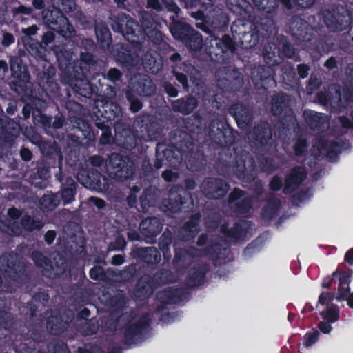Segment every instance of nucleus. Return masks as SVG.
<instances>
[{
    "mask_svg": "<svg viewBox=\"0 0 353 353\" xmlns=\"http://www.w3.org/2000/svg\"><path fill=\"white\" fill-rule=\"evenodd\" d=\"M229 113L234 117L238 127L246 128L252 120V116L248 108L242 103H235L230 105Z\"/></svg>",
    "mask_w": 353,
    "mask_h": 353,
    "instance_id": "obj_43",
    "label": "nucleus"
},
{
    "mask_svg": "<svg viewBox=\"0 0 353 353\" xmlns=\"http://www.w3.org/2000/svg\"><path fill=\"white\" fill-rule=\"evenodd\" d=\"M71 228L72 225H70L64 229L63 243L64 252L74 256L80 254L84 251L85 239L78 225H73V230Z\"/></svg>",
    "mask_w": 353,
    "mask_h": 353,
    "instance_id": "obj_21",
    "label": "nucleus"
},
{
    "mask_svg": "<svg viewBox=\"0 0 353 353\" xmlns=\"http://www.w3.org/2000/svg\"><path fill=\"white\" fill-rule=\"evenodd\" d=\"M134 91L143 97H151L156 93L157 86L153 81L145 74H139L136 77L134 85Z\"/></svg>",
    "mask_w": 353,
    "mask_h": 353,
    "instance_id": "obj_48",
    "label": "nucleus"
},
{
    "mask_svg": "<svg viewBox=\"0 0 353 353\" xmlns=\"http://www.w3.org/2000/svg\"><path fill=\"white\" fill-rule=\"evenodd\" d=\"M150 325V319L148 314L142 315L134 323H127L123 327L124 343L130 345L141 341Z\"/></svg>",
    "mask_w": 353,
    "mask_h": 353,
    "instance_id": "obj_23",
    "label": "nucleus"
},
{
    "mask_svg": "<svg viewBox=\"0 0 353 353\" xmlns=\"http://www.w3.org/2000/svg\"><path fill=\"white\" fill-rule=\"evenodd\" d=\"M39 85L48 98L55 97L59 93V86L55 79L39 80Z\"/></svg>",
    "mask_w": 353,
    "mask_h": 353,
    "instance_id": "obj_63",
    "label": "nucleus"
},
{
    "mask_svg": "<svg viewBox=\"0 0 353 353\" xmlns=\"http://www.w3.org/2000/svg\"><path fill=\"white\" fill-rule=\"evenodd\" d=\"M9 67L12 78V80L8 83L10 90L21 98L27 96L31 77L28 57L25 52L11 56L9 59Z\"/></svg>",
    "mask_w": 353,
    "mask_h": 353,
    "instance_id": "obj_9",
    "label": "nucleus"
},
{
    "mask_svg": "<svg viewBox=\"0 0 353 353\" xmlns=\"http://www.w3.org/2000/svg\"><path fill=\"white\" fill-rule=\"evenodd\" d=\"M69 323L64 321L59 314L50 315L47 319L46 328L54 336L63 334L68 327Z\"/></svg>",
    "mask_w": 353,
    "mask_h": 353,
    "instance_id": "obj_52",
    "label": "nucleus"
},
{
    "mask_svg": "<svg viewBox=\"0 0 353 353\" xmlns=\"http://www.w3.org/2000/svg\"><path fill=\"white\" fill-rule=\"evenodd\" d=\"M252 198L251 196L243 197L241 201L234 203L232 205L233 212L239 215L248 214L252 208Z\"/></svg>",
    "mask_w": 353,
    "mask_h": 353,
    "instance_id": "obj_62",
    "label": "nucleus"
},
{
    "mask_svg": "<svg viewBox=\"0 0 353 353\" xmlns=\"http://www.w3.org/2000/svg\"><path fill=\"white\" fill-rule=\"evenodd\" d=\"M47 108H41L39 110L38 114H36L33 120L34 124L40 128L45 130L47 134H49L53 130L61 128L65 123V117L59 111L54 116V120L52 122V116L47 115L45 112ZM57 110L59 108L56 106Z\"/></svg>",
    "mask_w": 353,
    "mask_h": 353,
    "instance_id": "obj_32",
    "label": "nucleus"
},
{
    "mask_svg": "<svg viewBox=\"0 0 353 353\" xmlns=\"http://www.w3.org/2000/svg\"><path fill=\"white\" fill-rule=\"evenodd\" d=\"M171 145L158 143L156 146V159L154 167L158 170L163 165L176 168L184 160L187 168L192 172L203 170L207 165L205 153L207 144L195 145L192 134L182 130H176L171 134Z\"/></svg>",
    "mask_w": 353,
    "mask_h": 353,
    "instance_id": "obj_2",
    "label": "nucleus"
},
{
    "mask_svg": "<svg viewBox=\"0 0 353 353\" xmlns=\"http://www.w3.org/2000/svg\"><path fill=\"white\" fill-rule=\"evenodd\" d=\"M110 19L111 26L114 32L121 33L126 40L135 46L143 43L145 34L143 27L129 14L119 13Z\"/></svg>",
    "mask_w": 353,
    "mask_h": 353,
    "instance_id": "obj_12",
    "label": "nucleus"
},
{
    "mask_svg": "<svg viewBox=\"0 0 353 353\" xmlns=\"http://www.w3.org/2000/svg\"><path fill=\"white\" fill-rule=\"evenodd\" d=\"M307 172L302 166H294L285 176L283 192L290 194L293 192L306 179Z\"/></svg>",
    "mask_w": 353,
    "mask_h": 353,
    "instance_id": "obj_38",
    "label": "nucleus"
},
{
    "mask_svg": "<svg viewBox=\"0 0 353 353\" xmlns=\"http://www.w3.org/2000/svg\"><path fill=\"white\" fill-rule=\"evenodd\" d=\"M94 30L99 45L102 48H108L112 43V38L108 26L103 22H97Z\"/></svg>",
    "mask_w": 353,
    "mask_h": 353,
    "instance_id": "obj_54",
    "label": "nucleus"
},
{
    "mask_svg": "<svg viewBox=\"0 0 353 353\" xmlns=\"http://www.w3.org/2000/svg\"><path fill=\"white\" fill-rule=\"evenodd\" d=\"M290 96L282 91L274 92L271 96L270 112L274 117H281L275 128L286 134L294 128L296 119L290 108Z\"/></svg>",
    "mask_w": 353,
    "mask_h": 353,
    "instance_id": "obj_10",
    "label": "nucleus"
},
{
    "mask_svg": "<svg viewBox=\"0 0 353 353\" xmlns=\"http://www.w3.org/2000/svg\"><path fill=\"white\" fill-rule=\"evenodd\" d=\"M48 102L46 100L41 99L38 97H32L30 99L28 103H26L22 109V114L23 119H28L30 115L32 116L34 120V117L38 114V111L41 108H47Z\"/></svg>",
    "mask_w": 353,
    "mask_h": 353,
    "instance_id": "obj_53",
    "label": "nucleus"
},
{
    "mask_svg": "<svg viewBox=\"0 0 353 353\" xmlns=\"http://www.w3.org/2000/svg\"><path fill=\"white\" fill-rule=\"evenodd\" d=\"M32 142L38 145L42 156L46 163L52 168H58L59 171L62 170L63 155L59 145L55 141H43L37 134L32 136Z\"/></svg>",
    "mask_w": 353,
    "mask_h": 353,
    "instance_id": "obj_17",
    "label": "nucleus"
},
{
    "mask_svg": "<svg viewBox=\"0 0 353 353\" xmlns=\"http://www.w3.org/2000/svg\"><path fill=\"white\" fill-rule=\"evenodd\" d=\"M141 61L144 70L153 74H158L163 66L161 57L156 51L146 52Z\"/></svg>",
    "mask_w": 353,
    "mask_h": 353,
    "instance_id": "obj_49",
    "label": "nucleus"
},
{
    "mask_svg": "<svg viewBox=\"0 0 353 353\" xmlns=\"http://www.w3.org/2000/svg\"><path fill=\"white\" fill-rule=\"evenodd\" d=\"M236 41L228 34L223 35L222 38L214 37L208 48V54L211 60L222 62L225 59V54L234 52L236 50Z\"/></svg>",
    "mask_w": 353,
    "mask_h": 353,
    "instance_id": "obj_29",
    "label": "nucleus"
},
{
    "mask_svg": "<svg viewBox=\"0 0 353 353\" xmlns=\"http://www.w3.org/2000/svg\"><path fill=\"white\" fill-rule=\"evenodd\" d=\"M258 153L256 155V163L250 152L242 148L240 152L235 151V161L230 169L236 178L245 182H251L259 171L269 174L275 170L274 159Z\"/></svg>",
    "mask_w": 353,
    "mask_h": 353,
    "instance_id": "obj_6",
    "label": "nucleus"
},
{
    "mask_svg": "<svg viewBox=\"0 0 353 353\" xmlns=\"http://www.w3.org/2000/svg\"><path fill=\"white\" fill-rule=\"evenodd\" d=\"M201 219L200 212L191 214L188 221L181 227V239L183 241H190L194 239L200 231L199 223Z\"/></svg>",
    "mask_w": 353,
    "mask_h": 353,
    "instance_id": "obj_41",
    "label": "nucleus"
},
{
    "mask_svg": "<svg viewBox=\"0 0 353 353\" xmlns=\"http://www.w3.org/2000/svg\"><path fill=\"white\" fill-rule=\"evenodd\" d=\"M187 8H198L195 12H192L191 16L196 20L202 21L198 25L207 24L208 14H205L208 10H211L217 0H179Z\"/></svg>",
    "mask_w": 353,
    "mask_h": 353,
    "instance_id": "obj_36",
    "label": "nucleus"
},
{
    "mask_svg": "<svg viewBox=\"0 0 353 353\" xmlns=\"http://www.w3.org/2000/svg\"><path fill=\"white\" fill-rule=\"evenodd\" d=\"M55 39V34L51 31H47L43 34L41 41L30 38L25 44L28 52L38 61H47L49 59L50 52L47 46L52 43Z\"/></svg>",
    "mask_w": 353,
    "mask_h": 353,
    "instance_id": "obj_28",
    "label": "nucleus"
},
{
    "mask_svg": "<svg viewBox=\"0 0 353 353\" xmlns=\"http://www.w3.org/2000/svg\"><path fill=\"white\" fill-rule=\"evenodd\" d=\"M230 18L221 8H213L209 10L207 24L198 25L197 27L203 32L212 36L214 32H225L228 30Z\"/></svg>",
    "mask_w": 353,
    "mask_h": 353,
    "instance_id": "obj_26",
    "label": "nucleus"
},
{
    "mask_svg": "<svg viewBox=\"0 0 353 353\" xmlns=\"http://www.w3.org/2000/svg\"><path fill=\"white\" fill-rule=\"evenodd\" d=\"M94 101L97 111H93L92 116L93 120L94 119H101V121L106 123H113V121L116 120L114 125L119 123V121L121 119L123 112L121 107L118 103L110 101H106L104 103L101 101L102 104L99 107V105L96 104L98 101L95 99Z\"/></svg>",
    "mask_w": 353,
    "mask_h": 353,
    "instance_id": "obj_30",
    "label": "nucleus"
},
{
    "mask_svg": "<svg viewBox=\"0 0 353 353\" xmlns=\"http://www.w3.org/2000/svg\"><path fill=\"white\" fill-rule=\"evenodd\" d=\"M22 228L29 232L40 230L43 227V222L39 219H34L29 214H24L21 219Z\"/></svg>",
    "mask_w": 353,
    "mask_h": 353,
    "instance_id": "obj_60",
    "label": "nucleus"
},
{
    "mask_svg": "<svg viewBox=\"0 0 353 353\" xmlns=\"http://www.w3.org/2000/svg\"><path fill=\"white\" fill-rule=\"evenodd\" d=\"M139 175L145 184L147 182L149 183L152 182L155 176V172L150 161L144 160L143 161Z\"/></svg>",
    "mask_w": 353,
    "mask_h": 353,
    "instance_id": "obj_64",
    "label": "nucleus"
},
{
    "mask_svg": "<svg viewBox=\"0 0 353 353\" xmlns=\"http://www.w3.org/2000/svg\"><path fill=\"white\" fill-rule=\"evenodd\" d=\"M254 6L261 11L266 14H272L276 11L279 3L282 7L291 10L295 0H252Z\"/></svg>",
    "mask_w": 353,
    "mask_h": 353,
    "instance_id": "obj_46",
    "label": "nucleus"
},
{
    "mask_svg": "<svg viewBox=\"0 0 353 353\" xmlns=\"http://www.w3.org/2000/svg\"><path fill=\"white\" fill-rule=\"evenodd\" d=\"M221 72L224 76L218 79V85L223 92L228 93L239 92L243 83V78L239 69L225 67Z\"/></svg>",
    "mask_w": 353,
    "mask_h": 353,
    "instance_id": "obj_31",
    "label": "nucleus"
},
{
    "mask_svg": "<svg viewBox=\"0 0 353 353\" xmlns=\"http://www.w3.org/2000/svg\"><path fill=\"white\" fill-rule=\"evenodd\" d=\"M115 141L120 147L131 150L144 141L145 137L138 134L130 125L123 123L114 125Z\"/></svg>",
    "mask_w": 353,
    "mask_h": 353,
    "instance_id": "obj_20",
    "label": "nucleus"
},
{
    "mask_svg": "<svg viewBox=\"0 0 353 353\" xmlns=\"http://www.w3.org/2000/svg\"><path fill=\"white\" fill-rule=\"evenodd\" d=\"M278 43L268 41L264 44L263 57L268 65H259L252 69V81L257 89L268 90L276 86L275 72L272 66L278 65L284 57L292 58L295 50L285 36L277 39Z\"/></svg>",
    "mask_w": 353,
    "mask_h": 353,
    "instance_id": "obj_4",
    "label": "nucleus"
},
{
    "mask_svg": "<svg viewBox=\"0 0 353 353\" xmlns=\"http://www.w3.org/2000/svg\"><path fill=\"white\" fill-rule=\"evenodd\" d=\"M32 259L37 266L42 268L43 274L50 279L62 276L68 270L66 259L60 254H56L52 259L45 256L41 252L34 251Z\"/></svg>",
    "mask_w": 353,
    "mask_h": 353,
    "instance_id": "obj_14",
    "label": "nucleus"
},
{
    "mask_svg": "<svg viewBox=\"0 0 353 353\" xmlns=\"http://www.w3.org/2000/svg\"><path fill=\"white\" fill-rule=\"evenodd\" d=\"M73 132L68 134L69 139L78 144L90 143L95 139V134L88 121L79 117L70 116Z\"/></svg>",
    "mask_w": 353,
    "mask_h": 353,
    "instance_id": "obj_25",
    "label": "nucleus"
},
{
    "mask_svg": "<svg viewBox=\"0 0 353 353\" xmlns=\"http://www.w3.org/2000/svg\"><path fill=\"white\" fill-rule=\"evenodd\" d=\"M171 105L173 111L183 115H189L197 108L198 100L195 97L188 94L184 97L173 101Z\"/></svg>",
    "mask_w": 353,
    "mask_h": 353,
    "instance_id": "obj_47",
    "label": "nucleus"
},
{
    "mask_svg": "<svg viewBox=\"0 0 353 353\" xmlns=\"http://www.w3.org/2000/svg\"><path fill=\"white\" fill-rule=\"evenodd\" d=\"M344 142L342 141H331L321 139L319 141V147L321 150H326V157L330 161H335L338 159V155L343 149Z\"/></svg>",
    "mask_w": 353,
    "mask_h": 353,
    "instance_id": "obj_51",
    "label": "nucleus"
},
{
    "mask_svg": "<svg viewBox=\"0 0 353 353\" xmlns=\"http://www.w3.org/2000/svg\"><path fill=\"white\" fill-rule=\"evenodd\" d=\"M105 167L108 175L117 182L132 180L137 173L133 158L119 152H112L108 155Z\"/></svg>",
    "mask_w": 353,
    "mask_h": 353,
    "instance_id": "obj_11",
    "label": "nucleus"
},
{
    "mask_svg": "<svg viewBox=\"0 0 353 353\" xmlns=\"http://www.w3.org/2000/svg\"><path fill=\"white\" fill-rule=\"evenodd\" d=\"M208 270V266L205 264H196L191 267L188 271L185 279V283L188 288L193 289L202 285L205 283Z\"/></svg>",
    "mask_w": 353,
    "mask_h": 353,
    "instance_id": "obj_40",
    "label": "nucleus"
},
{
    "mask_svg": "<svg viewBox=\"0 0 353 353\" xmlns=\"http://www.w3.org/2000/svg\"><path fill=\"white\" fill-rule=\"evenodd\" d=\"M230 184L219 177H207L203 180L200 190L209 200H220L224 198L230 190Z\"/></svg>",
    "mask_w": 353,
    "mask_h": 353,
    "instance_id": "obj_24",
    "label": "nucleus"
},
{
    "mask_svg": "<svg viewBox=\"0 0 353 353\" xmlns=\"http://www.w3.org/2000/svg\"><path fill=\"white\" fill-rule=\"evenodd\" d=\"M208 134L212 146L207 142L205 152L209 151L210 155L207 156V162L214 160L217 155V161L225 168H231L235 159V151L240 152L234 146L238 132L233 129L225 119H213L208 127Z\"/></svg>",
    "mask_w": 353,
    "mask_h": 353,
    "instance_id": "obj_3",
    "label": "nucleus"
},
{
    "mask_svg": "<svg viewBox=\"0 0 353 353\" xmlns=\"http://www.w3.org/2000/svg\"><path fill=\"white\" fill-rule=\"evenodd\" d=\"M324 22L333 32H342L350 27L352 14L346 5L333 4L323 11Z\"/></svg>",
    "mask_w": 353,
    "mask_h": 353,
    "instance_id": "obj_15",
    "label": "nucleus"
},
{
    "mask_svg": "<svg viewBox=\"0 0 353 353\" xmlns=\"http://www.w3.org/2000/svg\"><path fill=\"white\" fill-rule=\"evenodd\" d=\"M68 268L71 290L74 292L83 291L85 289V283L89 281L86 279L83 268L77 264H70Z\"/></svg>",
    "mask_w": 353,
    "mask_h": 353,
    "instance_id": "obj_44",
    "label": "nucleus"
},
{
    "mask_svg": "<svg viewBox=\"0 0 353 353\" xmlns=\"http://www.w3.org/2000/svg\"><path fill=\"white\" fill-rule=\"evenodd\" d=\"M250 145L259 152H268L272 144V129L270 124L261 120L250 132Z\"/></svg>",
    "mask_w": 353,
    "mask_h": 353,
    "instance_id": "obj_16",
    "label": "nucleus"
},
{
    "mask_svg": "<svg viewBox=\"0 0 353 353\" xmlns=\"http://www.w3.org/2000/svg\"><path fill=\"white\" fill-rule=\"evenodd\" d=\"M163 223L157 217H147L139 224L140 233L146 239L153 240L160 234Z\"/></svg>",
    "mask_w": 353,
    "mask_h": 353,
    "instance_id": "obj_42",
    "label": "nucleus"
},
{
    "mask_svg": "<svg viewBox=\"0 0 353 353\" xmlns=\"http://www.w3.org/2000/svg\"><path fill=\"white\" fill-rule=\"evenodd\" d=\"M60 203V197L58 194L50 193L44 194L39 200V206L43 211H52L54 210Z\"/></svg>",
    "mask_w": 353,
    "mask_h": 353,
    "instance_id": "obj_58",
    "label": "nucleus"
},
{
    "mask_svg": "<svg viewBox=\"0 0 353 353\" xmlns=\"http://www.w3.org/2000/svg\"><path fill=\"white\" fill-rule=\"evenodd\" d=\"M289 28L292 37L296 42H310L315 35L314 27L305 19L297 15L290 18Z\"/></svg>",
    "mask_w": 353,
    "mask_h": 353,
    "instance_id": "obj_27",
    "label": "nucleus"
},
{
    "mask_svg": "<svg viewBox=\"0 0 353 353\" xmlns=\"http://www.w3.org/2000/svg\"><path fill=\"white\" fill-rule=\"evenodd\" d=\"M173 234L171 231L166 230L163 232L159 240V248L163 252L165 258L170 257L171 254L170 252V245L172 243Z\"/></svg>",
    "mask_w": 353,
    "mask_h": 353,
    "instance_id": "obj_61",
    "label": "nucleus"
},
{
    "mask_svg": "<svg viewBox=\"0 0 353 353\" xmlns=\"http://www.w3.org/2000/svg\"><path fill=\"white\" fill-rule=\"evenodd\" d=\"M94 125L98 130L101 131V134L99 139V143L103 145L110 144L114 140V137L112 134V127L114 126V123H106L104 121H101V119H94Z\"/></svg>",
    "mask_w": 353,
    "mask_h": 353,
    "instance_id": "obj_56",
    "label": "nucleus"
},
{
    "mask_svg": "<svg viewBox=\"0 0 353 353\" xmlns=\"http://www.w3.org/2000/svg\"><path fill=\"white\" fill-rule=\"evenodd\" d=\"M188 295L189 292L185 289L168 288L159 292L157 298L163 305H172L179 303L187 299Z\"/></svg>",
    "mask_w": 353,
    "mask_h": 353,
    "instance_id": "obj_39",
    "label": "nucleus"
},
{
    "mask_svg": "<svg viewBox=\"0 0 353 353\" xmlns=\"http://www.w3.org/2000/svg\"><path fill=\"white\" fill-rule=\"evenodd\" d=\"M281 205V201L279 199L270 198L268 199L265 205L261 209V218L267 221L274 219L277 216Z\"/></svg>",
    "mask_w": 353,
    "mask_h": 353,
    "instance_id": "obj_55",
    "label": "nucleus"
},
{
    "mask_svg": "<svg viewBox=\"0 0 353 353\" xmlns=\"http://www.w3.org/2000/svg\"><path fill=\"white\" fill-rule=\"evenodd\" d=\"M116 62L123 68L130 71L135 68L139 63L140 58L136 52H133L125 44H121L117 48L114 54Z\"/></svg>",
    "mask_w": 353,
    "mask_h": 353,
    "instance_id": "obj_34",
    "label": "nucleus"
},
{
    "mask_svg": "<svg viewBox=\"0 0 353 353\" xmlns=\"http://www.w3.org/2000/svg\"><path fill=\"white\" fill-rule=\"evenodd\" d=\"M56 54L61 70L62 82L72 88L81 102L86 103L92 97H97V86L88 79L81 66L72 65V54L64 48H61Z\"/></svg>",
    "mask_w": 353,
    "mask_h": 353,
    "instance_id": "obj_5",
    "label": "nucleus"
},
{
    "mask_svg": "<svg viewBox=\"0 0 353 353\" xmlns=\"http://www.w3.org/2000/svg\"><path fill=\"white\" fill-rule=\"evenodd\" d=\"M48 167L39 166L37 168L36 172H34L33 179L39 180V181H34V186L39 189H44L46 188L50 177V170Z\"/></svg>",
    "mask_w": 353,
    "mask_h": 353,
    "instance_id": "obj_59",
    "label": "nucleus"
},
{
    "mask_svg": "<svg viewBox=\"0 0 353 353\" xmlns=\"http://www.w3.org/2000/svg\"><path fill=\"white\" fill-rule=\"evenodd\" d=\"M171 22L169 26L170 31L173 37L182 41L190 32H192L193 28L185 21L170 17Z\"/></svg>",
    "mask_w": 353,
    "mask_h": 353,
    "instance_id": "obj_50",
    "label": "nucleus"
},
{
    "mask_svg": "<svg viewBox=\"0 0 353 353\" xmlns=\"http://www.w3.org/2000/svg\"><path fill=\"white\" fill-rule=\"evenodd\" d=\"M77 179L85 187L99 192H106L110 187L109 179L95 168L80 170Z\"/></svg>",
    "mask_w": 353,
    "mask_h": 353,
    "instance_id": "obj_22",
    "label": "nucleus"
},
{
    "mask_svg": "<svg viewBox=\"0 0 353 353\" xmlns=\"http://www.w3.org/2000/svg\"><path fill=\"white\" fill-rule=\"evenodd\" d=\"M21 131L19 121L8 118L0 105V144L12 147Z\"/></svg>",
    "mask_w": 353,
    "mask_h": 353,
    "instance_id": "obj_19",
    "label": "nucleus"
},
{
    "mask_svg": "<svg viewBox=\"0 0 353 353\" xmlns=\"http://www.w3.org/2000/svg\"><path fill=\"white\" fill-rule=\"evenodd\" d=\"M185 188L174 186L169 192V196L163 201L165 212L172 214L183 212L184 213L194 210V203L192 194L188 190H193L196 186L193 178L184 180Z\"/></svg>",
    "mask_w": 353,
    "mask_h": 353,
    "instance_id": "obj_8",
    "label": "nucleus"
},
{
    "mask_svg": "<svg viewBox=\"0 0 353 353\" xmlns=\"http://www.w3.org/2000/svg\"><path fill=\"white\" fill-rule=\"evenodd\" d=\"M42 14L43 22L50 29L65 39L74 36V28L60 9L53 6L43 10Z\"/></svg>",
    "mask_w": 353,
    "mask_h": 353,
    "instance_id": "obj_13",
    "label": "nucleus"
},
{
    "mask_svg": "<svg viewBox=\"0 0 353 353\" xmlns=\"http://www.w3.org/2000/svg\"><path fill=\"white\" fill-rule=\"evenodd\" d=\"M55 177L61 183V196L59 197L63 205L72 203L75 199L78 185L77 182L71 176L64 178L62 170L55 174Z\"/></svg>",
    "mask_w": 353,
    "mask_h": 353,
    "instance_id": "obj_35",
    "label": "nucleus"
},
{
    "mask_svg": "<svg viewBox=\"0 0 353 353\" xmlns=\"http://www.w3.org/2000/svg\"><path fill=\"white\" fill-rule=\"evenodd\" d=\"M130 256L148 265L158 264L161 260V252L155 247H134L131 250Z\"/></svg>",
    "mask_w": 353,
    "mask_h": 353,
    "instance_id": "obj_37",
    "label": "nucleus"
},
{
    "mask_svg": "<svg viewBox=\"0 0 353 353\" xmlns=\"http://www.w3.org/2000/svg\"><path fill=\"white\" fill-rule=\"evenodd\" d=\"M154 280L151 276L144 274L137 281L134 295L138 301H145L153 293Z\"/></svg>",
    "mask_w": 353,
    "mask_h": 353,
    "instance_id": "obj_45",
    "label": "nucleus"
},
{
    "mask_svg": "<svg viewBox=\"0 0 353 353\" xmlns=\"http://www.w3.org/2000/svg\"><path fill=\"white\" fill-rule=\"evenodd\" d=\"M134 126L139 129L142 137H145L144 141L157 139L160 135L158 122L149 114L137 116Z\"/></svg>",
    "mask_w": 353,
    "mask_h": 353,
    "instance_id": "obj_33",
    "label": "nucleus"
},
{
    "mask_svg": "<svg viewBox=\"0 0 353 353\" xmlns=\"http://www.w3.org/2000/svg\"><path fill=\"white\" fill-rule=\"evenodd\" d=\"M0 329L8 330L16 336L21 335V342L17 347V353H46L37 349L38 341L26 336L29 328L26 323L17 319L10 312L0 310Z\"/></svg>",
    "mask_w": 353,
    "mask_h": 353,
    "instance_id": "obj_7",
    "label": "nucleus"
},
{
    "mask_svg": "<svg viewBox=\"0 0 353 353\" xmlns=\"http://www.w3.org/2000/svg\"><path fill=\"white\" fill-rule=\"evenodd\" d=\"M228 7L239 17L234 20L230 30L234 39L243 49L254 48L264 39L276 32L274 19L270 17H256L252 5L246 0H228Z\"/></svg>",
    "mask_w": 353,
    "mask_h": 353,
    "instance_id": "obj_1",
    "label": "nucleus"
},
{
    "mask_svg": "<svg viewBox=\"0 0 353 353\" xmlns=\"http://www.w3.org/2000/svg\"><path fill=\"white\" fill-rule=\"evenodd\" d=\"M190 50L198 52L201 50L203 47V38L201 34L195 30L194 28L192 32H190L181 41Z\"/></svg>",
    "mask_w": 353,
    "mask_h": 353,
    "instance_id": "obj_57",
    "label": "nucleus"
},
{
    "mask_svg": "<svg viewBox=\"0 0 353 353\" xmlns=\"http://www.w3.org/2000/svg\"><path fill=\"white\" fill-rule=\"evenodd\" d=\"M0 263L3 270L8 274V277L19 284H23L28 279L26 265L17 256L8 254L0 258Z\"/></svg>",
    "mask_w": 353,
    "mask_h": 353,
    "instance_id": "obj_18",
    "label": "nucleus"
}]
</instances>
